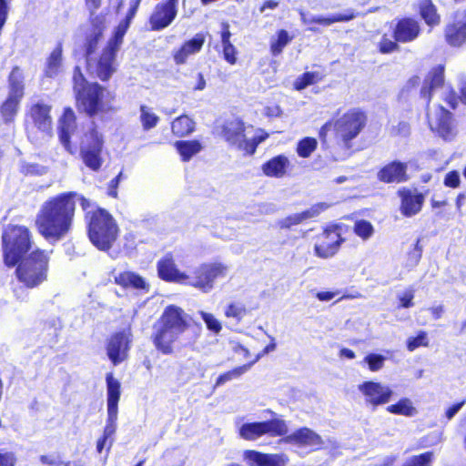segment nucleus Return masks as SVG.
Instances as JSON below:
<instances>
[{"label": "nucleus", "instance_id": "obj_1", "mask_svg": "<svg viewBox=\"0 0 466 466\" xmlns=\"http://www.w3.org/2000/svg\"><path fill=\"white\" fill-rule=\"evenodd\" d=\"M76 196V192H66L43 203L35 224L45 238L57 241L69 233L75 217Z\"/></svg>", "mask_w": 466, "mask_h": 466}, {"label": "nucleus", "instance_id": "obj_2", "mask_svg": "<svg viewBox=\"0 0 466 466\" xmlns=\"http://www.w3.org/2000/svg\"><path fill=\"white\" fill-rule=\"evenodd\" d=\"M59 139L65 149L74 154L70 138L83 133L80 141V156L84 164L93 171H98L103 165L102 151L104 147L103 136L97 131L92 120L79 124L76 118H60L58 126Z\"/></svg>", "mask_w": 466, "mask_h": 466}, {"label": "nucleus", "instance_id": "obj_3", "mask_svg": "<svg viewBox=\"0 0 466 466\" xmlns=\"http://www.w3.org/2000/svg\"><path fill=\"white\" fill-rule=\"evenodd\" d=\"M142 0H130L124 18L114 28L113 33L94 64L92 72L102 82H107L116 72V58L130 25L135 18Z\"/></svg>", "mask_w": 466, "mask_h": 466}, {"label": "nucleus", "instance_id": "obj_4", "mask_svg": "<svg viewBox=\"0 0 466 466\" xmlns=\"http://www.w3.org/2000/svg\"><path fill=\"white\" fill-rule=\"evenodd\" d=\"M214 134L249 155H253L257 147L268 137L261 128L245 127L239 118H219L215 123Z\"/></svg>", "mask_w": 466, "mask_h": 466}, {"label": "nucleus", "instance_id": "obj_5", "mask_svg": "<svg viewBox=\"0 0 466 466\" xmlns=\"http://www.w3.org/2000/svg\"><path fill=\"white\" fill-rule=\"evenodd\" d=\"M187 327L184 311L176 306H168L157 323L151 336L155 348L164 355L174 352V344Z\"/></svg>", "mask_w": 466, "mask_h": 466}, {"label": "nucleus", "instance_id": "obj_6", "mask_svg": "<svg viewBox=\"0 0 466 466\" xmlns=\"http://www.w3.org/2000/svg\"><path fill=\"white\" fill-rule=\"evenodd\" d=\"M72 88L79 113L95 116L103 111L106 88L97 82H89L79 66H76L73 69Z\"/></svg>", "mask_w": 466, "mask_h": 466}, {"label": "nucleus", "instance_id": "obj_7", "mask_svg": "<svg viewBox=\"0 0 466 466\" xmlns=\"http://www.w3.org/2000/svg\"><path fill=\"white\" fill-rule=\"evenodd\" d=\"M87 233L92 244L98 249L111 248L118 235V227L114 218L103 208L87 211Z\"/></svg>", "mask_w": 466, "mask_h": 466}, {"label": "nucleus", "instance_id": "obj_8", "mask_svg": "<svg viewBox=\"0 0 466 466\" xmlns=\"http://www.w3.org/2000/svg\"><path fill=\"white\" fill-rule=\"evenodd\" d=\"M48 264V254L36 249L18 261L15 276L25 288H37L47 279Z\"/></svg>", "mask_w": 466, "mask_h": 466}, {"label": "nucleus", "instance_id": "obj_9", "mask_svg": "<svg viewBox=\"0 0 466 466\" xmlns=\"http://www.w3.org/2000/svg\"><path fill=\"white\" fill-rule=\"evenodd\" d=\"M31 235L24 226L9 225L2 236L4 261L7 267L15 266L31 248Z\"/></svg>", "mask_w": 466, "mask_h": 466}, {"label": "nucleus", "instance_id": "obj_10", "mask_svg": "<svg viewBox=\"0 0 466 466\" xmlns=\"http://www.w3.org/2000/svg\"><path fill=\"white\" fill-rule=\"evenodd\" d=\"M228 271L229 266L220 261L205 262L188 275L187 285L208 293L215 288L216 281L226 278Z\"/></svg>", "mask_w": 466, "mask_h": 466}, {"label": "nucleus", "instance_id": "obj_11", "mask_svg": "<svg viewBox=\"0 0 466 466\" xmlns=\"http://www.w3.org/2000/svg\"><path fill=\"white\" fill-rule=\"evenodd\" d=\"M444 74L445 66L441 64L431 68L422 82L420 76L413 75L407 80L402 89V93H410L417 89V87L421 84L419 96L423 101L424 105L428 107L431 101L434 90L442 87L444 85Z\"/></svg>", "mask_w": 466, "mask_h": 466}, {"label": "nucleus", "instance_id": "obj_12", "mask_svg": "<svg viewBox=\"0 0 466 466\" xmlns=\"http://www.w3.org/2000/svg\"><path fill=\"white\" fill-rule=\"evenodd\" d=\"M288 433V426L283 420L274 419L259 422H246L239 426L238 435L246 441H256L265 434L282 436Z\"/></svg>", "mask_w": 466, "mask_h": 466}, {"label": "nucleus", "instance_id": "obj_13", "mask_svg": "<svg viewBox=\"0 0 466 466\" xmlns=\"http://www.w3.org/2000/svg\"><path fill=\"white\" fill-rule=\"evenodd\" d=\"M178 1H161L154 6L147 20L151 31H161L174 22L177 15Z\"/></svg>", "mask_w": 466, "mask_h": 466}, {"label": "nucleus", "instance_id": "obj_14", "mask_svg": "<svg viewBox=\"0 0 466 466\" xmlns=\"http://www.w3.org/2000/svg\"><path fill=\"white\" fill-rule=\"evenodd\" d=\"M443 36L451 47L460 48L466 45V10L453 13L444 26Z\"/></svg>", "mask_w": 466, "mask_h": 466}, {"label": "nucleus", "instance_id": "obj_15", "mask_svg": "<svg viewBox=\"0 0 466 466\" xmlns=\"http://www.w3.org/2000/svg\"><path fill=\"white\" fill-rule=\"evenodd\" d=\"M358 390L363 395L366 405L372 408L390 402L393 395L389 385L372 380L360 384Z\"/></svg>", "mask_w": 466, "mask_h": 466}, {"label": "nucleus", "instance_id": "obj_16", "mask_svg": "<svg viewBox=\"0 0 466 466\" xmlns=\"http://www.w3.org/2000/svg\"><path fill=\"white\" fill-rule=\"evenodd\" d=\"M89 22L90 27L85 33L82 44L83 55L87 68L90 66L91 57L96 53L106 29L105 19L100 15L90 18Z\"/></svg>", "mask_w": 466, "mask_h": 466}, {"label": "nucleus", "instance_id": "obj_17", "mask_svg": "<svg viewBox=\"0 0 466 466\" xmlns=\"http://www.w3.org/2000/svg\"><path fill=\"white\" fill-rule=\"evenodd\" d=\"M342 242L343 238L336 228H327L317 238L315 255L321 258H329L337 254Z\"/></svg>", "mask_w": 466, "mask_h": 466}, {"label": "nucleus", "instance_id": "obj_18", "mask_svg": "<svg viewBox=\"0 0 466 466\" xmlns=\"http://www.w3.org/2000/svg\"><path fill=\"white\" fill-rule=\"evenodd\" d=\"M391 34L400 44L411 43L420 35L421 26L414 17L403 16L396 20Z\"/></svg>", "mask_w": 466, "mask_h": 466}, {"label": "nucleus", "instance_id": "obj_19", "mask_svg": "<svg viewBox=\"0 0 466 466\" xmlns=\"http://www.w3.org/2000/svg\"><path fill=\"white\" fill-rule=\"evenodd\" d=\"M130 336V329H127L116 332L109 339L106 352L114 365L121 363L127 358L129 350Z\"/></svg>", "mask_w": 466, "mask_h": 466}, {"label": "nucleus", "instance_id": "obj_20", "mask_svg": "<svg viewBox=\"0 0 466 466\" xmlns=\"http://www.w3.org/2000/svg\"><path fill=\"white\" fill-rule=\"evenodd\" d=\"M243 460L248 466H286L289 461L283 453H263L253 450L245 451Z\"/></svg>", "mask_w": 466, "mask_h": 466}, {"label": "nucleus", "instance_id": "obj_21", "mask_svg": "<svg viewBox=\"0 0 466 466\" xmlns=\"http://www.w3.org/2000/svg\"><path fill=\"white\" fill-rule=\"evenodd\" d=\"M206 36L203 33H197L192 38L184 41L180 46L174 50L172 57L177 66L184 65L190 56L200 52L204 46Z\"/></svg>", "mask_w": 466, "mask_h": 466}, {"label": "nucleus", "instance_id": "obj_22", "mask_svg": "<svg viewBox=\"0 0 466 466\" xmlns=\"http://www.w3.org/2000/svg\"><path fill=\"white\" fill-rule=\"evenodd\" d=\"M365 126L363 118H337L333 124L335 136L345 144L356 137ZM348 147V145H346Z\"/></svg>", "mask_w": 466, "mask_h": 466}, {"label": "nucleus", "instance_id": "obj_23", "mask_svg": "<svg viewBox=\"0 0 466 466\" xmlns=\"http://www.w3.org/2000/svg\"><path fill=\"white\" fill-rule=\"evenodd\" d=\"M157 273L163 280L187 285L188 275L177 268L170 254L157 262Z\"/></svg>", "mask_w": 466, "mask_h": 466}, {"label": "nucleus", "instance_id": "obj_24", "mask_svg": "<svg viewBox=\"0 0 466 466\" xmlns=\"http://www.w3.org/2000/svg\"><path fill=\"white\" fill-rule=\"evenodd\" d=\"M378 179L384 183H401L408 180L407 164L392 161L384 166L377 174Z\"/></svg>", "mask_w": 466, "mask_h": 466}, {"label": "nucleus", "instance_id": "obj_25", "mask_svg": "<svg viewBox=\"0 0 466 466\" xmlns=\"http://www.w3.org/2000/svg\"><path fill=\"white\" fill-rule=\"evenodd\" d=\"M286 441L299 445L313 447L319 450L325 445L322 438L309 428H301L286 438Z\"/></svg>", "mask_w": 466, "mask_h": 466}, {"label": "nucleus", "instance_id": "obj_26", "mask_svg": "<svg viewBox=\"0 0 466 466\" xmlns=\"http://www.w3.org/2000/svg\"><path fill=\"white\" fill-rule=\"evenodd\" d=\"M401 198V213L406 217H412L421 209L424 197L422 194L413 192L410 189H401L399 191Z\"/></svg>", "mask_w": 466, "mask_h": 466}, {"label": "nucleus", "instance_id": "obj_27", "mask_svg": "<svg viewBox=\"0 0 466 466\" xmlns=\"http://www.w3.org/2000/svg\"><path fill=\"white\" fill-rule=\"evenodd\" d=\"M328 207L326 203H318L303 212L288 216L279 220L278 224L281 228H289L292 226L299 225L307 219L319 216L321 212L326 210Z\"/></svg>", "mask_w": 466, "mask_h": 466}, {"label": "nucleus", "instance_id": "obj_28", "mask_svg": "<svg viewBox=\"0 0 466 466\" xmlns=\"http://www.w3.org/2000/svg\"><path fill=\"white\" fill-rule=\"evenodd\" d=\"M431 130L445 140L452 139L457 134V126L453 118H428Z\"/></svg>", "mask_w": 466, "mask_h": 466}, {"label": "nucleus", "instance_id": "obj_29", "mask_svg": "<svg viewBox=\"0 0 466 466\" xmlns=\"http://www.w3.org/2000/svg\"><path fill=\"white\" fill-rule=\"evenodd\" d=\"M418 14L431 28H434L441 24V15L432 0H420L418 3Z\"/></svg>", "mask_w": 466, "mask_h": 466}, {"label": "nucleus", "instance_id": "obj_30", "mask_svg": "<svg viewBox=\"0 0 466 466\" xmlns=\"http://www.w3.org/2000/svg\"><path fill=\"white\" fill-rule=\"evenodd\" d=\"M116 283L124 288H132L135 289L148 291L149 285L138 274L132 271L119 273L115 278Z\"/></svg>", "mask_w": 466, "mask_h": 466}, {"label": "nucleus", "instance_id": "obj_31", "mask_svg": "<svg viewBox=\"0 0 466 466\" xmlns=\"http://www.w3.org/2000/svg\"><path fill=\"white\" fill-rule=\"evenodd\" d=\"M289 165V160L283 155H279L267 161L262 166L264 174L272 177H282Z\"/></svg>", "mask_w": 466, "mask_h": 466}, {"label": "nucleus", "instance_id": "obj_32", "mask_svg": "<svg viewBox=\"0 0 466 466\" xmlns=\"http://www.w3.org/2000/svg\"><path fill=\"white\" fill-rule=\"evenodd\" d=\"M107 393V411L118 412V401L120 399V382L114 378L112 373L106 377Z\"/></svg>", "mask_w": 466, "mask_h": 466}, {"label": "nucleus", "instance_id": "obj_33", "mask_svg": "<svg viewBox=\"0 0 466 466\" xmlns=\"http://www.w3.org/2000/svg\"><path fill=\"white\" fill-rule=\"evenodd\" d=\"M8 96L23 98L25 95V85L23 82V75L18 66H13L8 75Z\"/></svg>", "mask_w": 466, "mask_h": 466}, {"label": "nucleus", "instance_id": "obj_34", "mask_svg": "<svg viewBox=\"0 0 466 466\" xmlns=\"http://www.w3.org/2000/svg\"><path fill=\"white\" fill-rule=\"evenodd\" d=\"M356 16L357 14L353 10H349L345 14H335L329 16H312L309 20V23L328 26L334 23L351 21Z\"/></svg>", "mask_w": 466, "mask_h": 466}, {"label": "nucleus", "instance_id": "obj_35", "mask_svg": "<svg viewBox=\"0 0 466 466\" xmlns=\"http://www.w3.org/2000/svg\"><path fill=\"white\" fill-rule=\"evenodd\" d=\"M293 36L289 35L285 29H279L276 32V36L270 40L269 51L273 56H279L284 48L292 41Z\"/></svg>", "mask_w": 466, "mask_h": 466}, {"label": "nucleus", "instance_id": "obj_36", "mask_svg": "<svg viewBox=\"0 0 466 466\" xmlns=\"http://www.w3.org/2000/svg\"><path fill=\"white\" fill-rule=\"evenodd\" d=\"M261 358V355H257L256 358L248 364H244L242 366L237 367L229 371H227L218 376L217 379L216 387L221 386L228 381H230L235 379H238L244 373H246L249 369Z\"/></svg>", "mask_w": 466, "mask_h": 466}, {"label": "nucleus", "instance_id": "obj_37", "mask_svg": "<svg viewBox=\"0 0 466 466\" xmlns=\"http://www.w3.org/2000/svg\"><path fill=\"white\" fill-rule=\"evenodd\" d=\"M62 44L58 43L47 58L46 76L53 77L58 74L62 64Z\"/></svg>", "mask_w": 466, "mask_h": 466}, {"label": "nucleus", "instance_id": "obj_38", "mask_svg": "<svg viewBox=\"0 0 466 466\" xmlns=\"http://www.w3.org/2000/svg\"><path fill=\"white\" fill-rule=\"evenodd\" d=\"M387 411L396 415H402L405 417H413L418 411L413 406L412 401L408 398H402L395 404L389 405Z\"/></svg>", "mask_w": 466, "mask_h": 466}, {"label": "nucleus", "instance_id": "obj_39", "mask_svg": "<svg viewBox=\"0 0 466 466\" xmlns=\"http://www.w3.org/2000/svg\"><path fill=\"white\" fill-rule=\"evenodd\" d=\"M176 148L183 161H188L193 156L200 152L202 147L198 141H177Z\"/></svg>", "mask_w": 466, "mask_h": 466}, {"label": "nucleus", "instance_id": "obj_40", "mask_svg": "<svg viewBox=\"0 0 466 466\" xmlns=\"http://www.w3.org/2000/svg\"><path fill=\"white\" fill-rule=\"evenodd\" d=\"M321 79L322 76L319 72H304L295 79L293 88L301 91L309 86L319 83Z\"/></svg>", "mask_w": 466, "mask_h": 466}, {"label": "nucleus", "instance_id": "obj_41", "mask_svg": "<svg viewBox=\"0 0 466 466\" xmlns=\"http://www.w3.org/2000/svg\"><path fill=\"white\" fill-rule=\"evenodd\" d=\"M173 133L177 137L189 135L195 129L192 118H175L171 123Z\"/></svg>", "mask_w": 466, "mask_h": 466}, {"label": "nucleus", "instance_id": "obj_42", "mask_svg": "<svg viewBox=\"0 0 466 466\" xmlns=\"http://www.w3.org/2000/svg\"><path fill=\"white\" fill-rule=\"evenodd\" d=\"M433 460L434 453L432 451H426L407 458L401 466H431Z\"/></svg>", "mask_w": 466, "mask_h": 466}, {"label": "nucleus", "instance_id": "obj_43", "mask_svg": "<svg viewBox=\"0 0 466 466\" xmlns=\"http://www.w3.org/2000/svg\"><path fill=\"white\" fill-rule=\"evenodd\" d=\"M22 98L7 96L0 106V113L2 116H15L19 108Z\"/></svg>", "mask_w": 466, "mask_h": 466}, {"label": "nucleus", "instance_id": "obj_44", "mask_svg": "<svg viewBox=\"0 0 466 466\" xmlns=\"http://www.w3.org/2000/svg\"><path fill=\"white\" fill-rule=\"evenodd\" d=\"M399 44L400 43L396 40V37L391 39L387 34H384L378 43L377 48L379 53L382 55H388L399 51Z\"/></svg>", "mask_w": 466, "mask_h": 466}, {"label": "nucleus", "instance_id": "obj_45", "mask_svg": "<svg viewBox=\"0 0 466 466\" xmlns=\"http://www.w3.org/2000/svg\"><path fill=\"white\" fill-rule=\"evenodd\" d=\"M317 140L312 137L301 139L297 146V153L300 157H309L317 148Z\"/></svg>", "mask_w": 466, "mask_h": 466}, {"label": "nucleus", "instance_id": "obj_46", "mask_svg": "<svg viewBox=\"0 0 466 466\" xmlns=\"http://www.w3.org/2000/svg\"><path fill=\"white\" fill-rule=\"evenodd\" d=\"M385 360L386 358L380 354L370 353L364 358L363 362L368 365L370 371L376 372L383 368Z\"/></svg>", "mask_w": 466, "mask_h": 466}, {"label": "nucleus", "instance_id": "obj_47", "mask_svg": "<svg viewBox=\"0 0 466 466\" xmlns=\"http://www.w3.org/2000/svg\"><path fill=\"white\" fill-rule=\"evenodd\" d=\"M246 313V307L240 302L230 303L225 310V316L227 318H234L237 320L242 319Z\"/></svg>", "mask_w": 466, "mask_h": 466}, {"label": "nucleus", "instance_id": "obj_48", "mask_svg": "<svg viewBox=\"0 0 466 466\" xmlns=\"http://www.w3.org/2000/svg\"><path fill=\"white\" fill-rule=\"evenodd\" d=\"M199 314L208 330L212 331L215 334H218L221 331L222 325L220 321L213 314L202 310L199 311Z\"/></svg>", "mask_w": 466, "mask_h": 466}, {"label": "nucleus", "instance_id": "obj_49", "mask_svg": "<svg viewBox=\"0 0 466 466\" xmlns=\"http://www.w3.org/2000/svg\"><path fill=\"white\" fill-rule=\"evenodd\" d=\"M20 171L25 175L43 176L47 172V168L36 163L22 162Z\"/></svg>", "mask_w": 466, "mask_h": 466}, {"label": "nucleus", "instance_id": "obj_50", "mask_svg": "<svg viewBox=\"0 0 466 466\" xmlns=\"http://www.w3.org/2000/svg\"><path fill=\"white\" fill-rule=\"evenodd\" d=\"M238 51L232 43L222 46L223 59L228 65L234 66L238 63Z\"/></svg>", "mask_w": 466, "mask_h": 466}, {"label": "nucleus", "instance_id": "obj_51", "mask_svg": "<svg viewBox=\"0 0 466 466\" xmlns=\"http://www.w3.org/2000/svg\"><path fill=\"white\" fill-rule=\"evenodd\" d=\"M354 231L359 237L367 239L371 237L374 229L369 221L360 220L355 223Z\"/></svg>", "mask_w": 466, "mask_h": 466}, {"label": "nucleus", "instance_id": "obj_52", "mask_svg": "<svg viewBox=\"0 0 466 466\" xmlns=\"http://www.w3.org/2000/svg\"><path fill=\"white\" fill-rule=\"evenodd\" d=\"M117 411H107L106 424L104 429L103 436L109 439L116 430Z\"/></svg>", "mask_w": 466, "mask_h": 466}, {"label": "nucleus", "instance_id": "obj_53", "mask_svg": "<svg viewBox=\"0 0 466 466\" xmlns=\"http://www.w3.org/2000/svg\"><path fill=\"white\" fill-rule=\"evenodd\" d=\"M51 106L38 102L31 106L29 109L30 116H49Z\"/></svg>", "mask_w": 466, "mask_h": 466}, {"label": "nucleus", "instance_id": "obj_54", "mask_svg": "<svg viewBox=\"0 0 466 466\" xmlns=\"http://www.w3.org/2000/svg\"><path fill=\"white\" fill-rule=\"evenodd\" d=\"M422 255V247L420 244V239L417 240L414 248L409 252L407 265L409 267H415L419 264Z\"/></svg>", "mask_w": 466, "mask_h": 466}, {"label": "nucleus", "instance_id": "obj_55", "mask_svg": "<svg viewBox=\"0 0 466 466\" xmlns=\"http://www.w3.org/2000/svg\"><path fill=\"white\" fill-rule=\"evenodd\" d=\"M427 334L424 331H420L417 337L409 338L407 340V348L410 351H413L420 346H427Z\"/></svg>", "mask_w": 466, "mask_h": 466}, {"label": "nucleus", "instance_id": "obj_56", "mask_svg": "<svg viewBox=\"0 0 466 466\" xmlns=\"http://www.w3.org/2000/svg\"><path fill=\"white\" fill-rule=\"evenodd\" d=\"M414 298V290L410 289L405 290L401 295H399V299L400 301V307L402 308H410L413 304Z\"/></svg>", "mask_w": 466, "mask_h": 466}, {"label": "nucleus", "instance_id": "obj_57", "mask_svg": "<svg viewBox=\"0 0 466 466\" xmlns=\"http://www.w3.org/2000/svg\"><path fill=\"white\" fill-rule=\"evenodd\" d=\"M16 458L14 452L0 451V466H15Z\"/></svg>", "mask_w": 466, "mask_h": 466}, {"label": "nucleus", "instance_id": "obj_58", "mask_svg": "<svg viewBox=\"0 0 466 466\" xmlns=\"http://www.w3.org/2000/svg\"><path fill=\"white\" fill-rule=\"evenodd\" d=\"M460 181L459 172L451 171L444 178V185L451 187H457L460 185Z\"/></svg>", "mask_w": 466, "mask_h": 466}, {"label": "nucleus", "instance_id": "obj_59", "mask_svg": "<svg viewBox=\"0 0 466 466\" xmlns=\"http://www.w3.org/2000/svg\"><path fill=\"white\" fill-rule=\"evenodd\" d=\"M231 32H230V26L228 22H222L221 23V31H220V39H221V45L230 44L231 43Z\"/></svg>", "mask_w": 466, "mask_h": 466}, {"label": "nucleus", "instance_id": "obj_60", "mask_svg": "<svg viewBox=\"0 0 466 466\" xmlns=\"http://www.w3.org/2000/svg\"><path fill=\"white\" fill-rule=\"evenodd\" d=\"M460 100V96L457 95V93L454 90H451L446 94V96L444 98V101L446 102L447 106L450 107V109H456Z\"/></svg>", "mask_w": 466, "mask_h": 466}, {"label": "nucleus", "instance_id": "obj_61", "mask_svg": "<svg viewBox=\"0 0 466 466\" xmlns=\"http://www.w3.org/2000/svg\"><path fill=\"white\" fill-rule=\"evenodd\" d=\"M123 177V173L120 172L115 178H113L108 186V195L112 198L117 197V191L116 188L118 187V184Z\"/></svg>", "mask_w": 466, "mask_h": 466}, {"label": "nucleus", "instance_id": "obj_62", "mask_svg": "<svg viewBox=\"0 0 466 466\" xmlns=\"http://www.w3.org/2000/svg\"><path fill=\"white\" fill-rule=\"evenodd\" d=\"M84 2L91 15H94L102 5V0H84Z\"/></svg>", "mask_w": 466, "mask_h": 466}, {"label": "nucleus", "instance_id": "obj_63", "mask_svg": "<svg viewBox=\"0 0 466 466\" xmlns=\"http://www.w3.org/2000/svg\"><path fill=\"white\" fill-rule=\"evenodd\" d=\"M279 2L277 0H266L258 8L259 13H264L267 9L274 10L278 8Z\"/></svg>", "mask_w": 466, "mask_h": 466}, {"label": "nucleus", "instance_id": "obj_64", "mask_svg": "<svg viewBox=\"0 0 466 466\" xmlns=\"http://www.w3.org/2000/svg\"><path fill=\"white\" fill-rule=\"evenodd\" d=\"M398 459L397 455H387L381 458L375 466H393Z\"/></svg>", "mask_w": 466, "mask_h": 466}]
</instances>
